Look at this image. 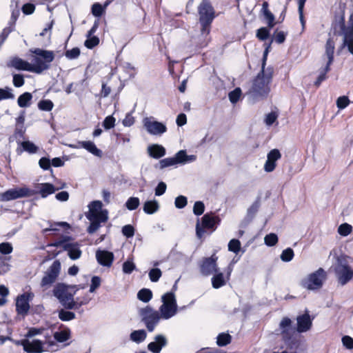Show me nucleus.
Segmentation results:
<instances>
[{
  "label": "nucleus",
  "instance_id": "1",
  "mask_svg": "<svg viewBox=\"0 0 353 353\" xmlns=\"http://www.w3.org/2000/svg\"><path fill=\"white\" fill-rule=\"evenodd\" d=\"M75 291L73 288L63 283H58L53 290L54 296L59 300V303L67 310H78L83 305L89 302V299H83L79 300L74 299Z\"/></svg>",
  "mask_w": 353,
  "mask_h": 353
},
{
  "label": "nucleus",
  "instance_id": "2",
  "mask_svg": "<svg viewBox=\"0 0 353 353\" xmlns=\"http://www.w3.org/2000/svg\"><path fill=\"white\" fill-rule=\"evenodd\" d=\"M265 58L262 64L261 70L253 80L250 93L253 97H265L270 91V84L273 77L274 70L272 67L265 68Z\"/></svg>",
  "mask_w": 353,
  "mask_h": 353
},
{
  "label": "nucleus",
  "instance_id": "3",
  "mask_svg": "<svg viewBox=\"0 0 353 353\" xmlns=\"http://www.w3.org/2000/svg\"><path fill=\"white\" fill-rule=\"evenodd\" d=\"M103 204L100 201H94L89 205V210L85 214L86 218L90 221V225L87 229L89 234H93L101 227L102 223H105L108 219V212L102 209Z\"/></svg>",
  "mask_w": 353,
  "mask_h": 353
},
{
  "label": "nucleus",
  "instance_id": "4",
  "mask_svg": "<svg viewBox=\"0 0 353 353\" xmlns=\"http://www.w3.org/2000/svg\"><path fill=\"white\" fill-rule=\"evenodd\" d=\"M30 52L35 54L33 63L31 64L32 72L41 74L50 68L51 62L54 59V53L50 50L34 48Z\"/></svg>",
  "mask_w": 353,
  "mask_h": 353
},
{
  "label": "nucleus",
  "instance_id": "5",
  "mask_svg": "<svg viewBox=\"0 0 353 353\" xmlns=\"http://www.w3.org/2000/svg\"><path fill=\"white\" fill-rule=\"evenodd\" d=\"M349 256L341 255L337 256L333 270L339 283L345 285L353 280V269L348 263Z\"/></svg>",
  "mask_w": 353,
  "mask_h": 353
},
{
  "label": "nucleus",
  "instance_id": "6",
  "mask_svg": "<svg viewBox=\"0 0 353 353\" xmlns=\"http://www.w3.org/2000/svg\"><path fill=\"white\" fill-rule=\"evenodd\" d=\"M199 20L201 23V34L206 37L210 33V26L214 18V10L208 0H203L199 6Z\"/></svg>",
  "mask_w": 353,
  "mask_h": 353
},
{
  "label": "nucleus",
  "instance_id": "7",
  "mask_svg": "<svg viewBox=\"0 0 353 353\" xmlns=\"http://www.w3.org/2000/svg\"><path fill=\"white\" fill-rule=\"evenodd\" d=\"M141 321L144 323L148 332H153L159 323L162 316L160 312L150 305L139 310Z\"/></svg>",
  "mask_w": 353,
  "mask_h": 353
},
{
  "label": "nucleus",
  "instance_id": "8",
  "mask_svg": "<svg viewBox=\"0 0 353 353\" xmlns=\"http://www.w3.org/2000/svg\"><path fill=\"white\" fill-rule=\"evenodd\" d=\"M162 305L159 312L162 319L168 320L175 316L178 312V306L175 295L173 292H167L161 296Z\"/></svg>",
  "mask_w": 353,
  "mask_h": 353
},
{
  "label": "nucleus",
  "instance_id": "9",
  "mask_svg": "<svg viewBox=\"0 0 353 353\" xmlns=\"http://www.w3.org/2000/svg\"><path fill=\"white\" fill-rule=\"evenodd\" d=\"M335 42L336 39H334V37H330L326 42L325 44V54L323 56V59H327L326 64L325 68L320 69V74L314 82V85L316 86H319L323 81L326 79V74L330 70V65L334 61V53L335 50Z\"/></svg>",
  "mask_w": 353,
  "mask_h": 353
},
{
  "label": "nucleus",
  "instance_id": "10",
  "mask_svg": "<svg viewBox=\"0 0 353 353\" xmlns=\"http://www.w3.org/2000/svg\"><path fill=\"white\" fill-rule=\"evenodd\" d=\"M326 279V272L322 268H320L305 277L301 281V285L308 290H316L322 288Z\"/></svg>",
  "mask_w": 353,
  "mask_h": 353
},
{
  "label": "nucleus",
  "instance_id": "11",
  "mask_svg": "<svg viewBox=\"0 0 353 353\" xmlns=\"http://www.w3.org/2000/svg\"><path fill=\"white\" fill-rule=\"evenodd\" d=\"M47 344L48 347L44 349V343L39 340L23 339L21 341V345L23 346L24 351L28 353H42L44 351L54 352L57 350V348H54L57 345L54 341H49Z\"/></svg>",
  "mask_w": 353,
  "mask_h": 353
},
{
  "label": "nucleus",
  "instance_id": "12",
  "mask_svg": "<svg viewBox=\"0 0 353 353\" xmlns=\"http://www.w3.org/2000/svg\"><path fill=\"white\" fill-rule=\"evenodd\" d=\"M35 192L26 185L14 187L0 194V201L3 202L10 201L21 198L33 196Z\"/></svg>",
  "mask_w": 353,
  "mask_h": 353
},
{
  "label": "nucleus",
  "instance_id": "13",
  "mask_svg": "<svg viewBox=\"0 0 353 353\" xmlns=\"http://www.w3.org/2000/svg\"><path fill=\"white\" fill-rule=\"evenodd\" d=\"M60 271L61 263L59 261L55 260L45 272L41 279L40 285L43 290H46L52 286L59 275Z\"/></svg>",
  "mask_w": 353,
  "mask_h": 353
},
{
  "label": "nucleus",
  "instance_id": "14",
  "mask_svg": "<svg viewBox=\"0 0 353 353\" xmlns=\"http://www.w3.org/2000/svg\"><path fill=\"white\" fill-rule=\"evenodd\" d=\"M217 260L218 257L214 254L210 257L203 259L200 264L201 274L205 276H208L219 270Z\"/></svg>",
  "mask_w": 353,
  "mask_h": 353
},
{
  "label": "nucleus",
  "instance_id": "15",
  "mask_svg": "<svg viewBox=\"0 0 353 353\" xmlns=\"http://www.w3.org/2000/svg\"><path fill=\"white\" fill-rule=\"evenodd\" d=\"M143 124L147 132L152 135H161L166 132V126L153 117H145L143 119Z\"/></svg>",
  "mask_w": 353,
  "mask_h": 353
},
{
  "label": "nucleus",
  "instance_id": "16",
  "mask_svg": "<svg viewBox=\"0 0 353 353\" xmlns=\"http://www.w3.org/2000/svg\"><path fill=\"white\" fill-rule=\"evenodd\" d=\"M220 221L218 216H214L208 214H205L202 217V227L199 221H197L196 225V234L198 238L201 239L205 233L203 228L211 229L214 228L215 225Z\"/></svg>",
  "mask_w": 353,
  "mask_h": 353
},
{
  "label": "nucleus",
  "instance_id": "17",
  "mask_svg": "<svg viewBox=\"0 0 353 353\" xmlns=\"http://www.w3.org/2000/svg\"><path fill=\"white\" fill-rule=\"evenodd\" d=\"M232 269V265H230L226 268V275H224L223 273L219 272V270H218L216 272H214L213 274V276L212 277V287L215 289H218L224 286L227 281L230 279Z\"/></svg>",
  "mask_w": 353,
  "mask_h": 353
},
{
  "label": "nucleus",
  "instance_id": "18",
  "mask_svg": "<svg viewBox=\"0 0 353 353\" xmlns=\"http://www.w3.org/2000/svg\"><path fill=\"white\" fill-rule=\"evenodd\" d=\"M168 343L167 339L162 334H158L154 337V341L148 345V349L152 353H160L161 349Z\"/></svg>",
  "mask_w": 353,
  "mask_h": 353
},
{
  "label": "nucleus",
  "instance_id": "19",
  "mask_svg": "<svg viewBox=\"0 0 353 353\" xmlns=\"http://www.w3.org/2000/svg\"><path fill=\"white\" fill-rule=\"evenodd\" d=\"M281 157V153L278 150H272L268 154L267 161L264 165V170L268 172H272L275 169L276 161L279 159Z\"/></svg>",
  "mask_w": 353,
  "mask_h": 353
},
{
  "label": "nucleus",
  "instance_id": "20",
  "mask_svg": "<svg viewBox=\"0 0 353 353\" xmlns=\"http://www.w3.org/2000/svg\"><path fill=\"white\" fill-rule=\"evenodd\" d=\"M281 334L285 341L290 339L292 334L294 332L292 327V321L288 318H283L279 324Z\"/></svg>",
  "mask_w": 353,
  "mask_h": 353
},
{
  "label": "nucleus",
  "instance_id": "21",
  "mask_svg": "<svg viewBox=\"0 0 353 353\" xmlns=\"http://www.w3.org/2000/svg\"><path fill=\"white\" fill-rule=\"evenodd\" d=\"M343 41L342 48L347 46L348 51L353 55V26L343 28Z\"/></svg>",
  "mask_w": 353,
  "mask_h": 353
},
{
  "label": "nucleus",
  "instance_id": "22",
  "mask_svg": "<svg viewBox=\"0 0 353 353\" xmlns=\"http://www.w3.org/2000/svg\"><path fill=\"white\" fill-rule=\"evenodd\" d=\"M96 258L99 264L110 267L112 263L114 254L112 252L106 250H97Z\"/></svg>",
  "mask_w": 353,
  "mask_h": 353
},
{
  "label": "nucleus",
  "instance_id": "23",
  "mask_svg": "<svg viewBox=\"0 0 353 353\" xmlns=\"http://www.w3.org/2000/svg\"><path fill=\"white\" fill-rule=\"evenodd\" d=\"M65 250L68 252V255L72 260H76L81 257V250L80 245L77 243H67L63 245Z\"/></svg>",
  "mask_w": 353,
  "mask_h": 353
},
{
  "label": "nucleus",
  "instance_id": "24",
  "mask_svg": "<svg viewBox=\"0 0 353 353\" xmlns=\"http://www.w3.org/2000/svg\"><path fill=\"white\" fill-rule=\"evenodd\" d=\"M297 320V331L299 332H304L309 330L312 326V320L310 315L305 313L299 316Z\"/></svg>",
  "mask_w": 353,
  "mask_h": 353
},
{
  "label": "nucleus",
  "instance_id": "25",
  "mask_svg": "<svg viewBox=\"0 0 353 353\" xmlns=\"http://www.w3.org/2000/svg\"><path fill=\"white\" fill-rule=\"evenodd\" d=\"M174 157L176 161V164L181 165H185L188 163L194 162L196 159V155H188L186 150H179L178 152L176 153Z\"/></svg>",
  "mask_w": 353,
  "mask_h": 353
},
{
  "label": "nucleus",
  "instance_id": "26",
  "mask_svg": "<svg viewBox=\"0 0 353 353\" xmlns=\"http://www.w3.org/2000/svg\"><path fill=\"white\" fill-rule=\"evenodd\" d=\"M16 309L19 314H26L30 309L28 299L26 294L19 296L16 302Z\"/></svg>",
  "mask_w": 353,
  "mask_h": 353
},
{
  "label": "nucleus",
  "instance_id": "27",
  "mask_svg": "<svg viewBox=\"0 0 353 353\" xmlns=\"http://www.w3.org/2000/svg\"><path fill=\"white\" fill-rule=\"evenodd\" d=\"M65 184L63 183L59 188H55L52 184L49 183H44L40 184L39 194L42 198H46L48 195L53 194L55 191L63 188Z\"/></svg>",
  "mask_w": 353,
  "mask_h": 353
},
{
  "label": "nucleus",
  "instance_id": "28",
  "mask_svg": "<svg viewBox=\"0 0 353 353\" xmlns=\"http://www.w3.org/2000/svg\"><path fill=\"white\" fill-rule=\"evenodd\" d=\"M10 65L18 70L32 72L31 63L18 57L11 60Z\"/></svg>",
  "mask_w": 353,
  "mask_h": 353
},
{
  "label": "nucleus",
  "instance_id": "29",
  "mask_svg": "<svg viewBox=\"0 0 353 353\" xmlns=\"http://www.w3.org/2000/svg\"><path fill=\"white\" fill-rule=\"evenodd\" d=\"M148 152L150 157L159 159L165 155V149L161 145L153 144L148 148Z\"/></svg>",
  "mask_w": 353,
  "mask_h": 353
},
{
  "label": "nucleus",
  "instance_id": "30",
  "mask_svg": "<svg viewBox=\"0 0 353 353\" xmlns=\"http://www.w3.org/2000/svg\"><path fill=\"white\" fill-rule=\"evenodd\" d=\"M268 3L267 1H264L262 3V9L261 12L263 13L265 19L267 21L268 26L270 28H273L276 23L274 22V15L268 9Z\"/></svg>",
  "mask_w": 353,
  "mask_h": 353
},
{
  "label": "nucleus",
  "instance_id": "31",
  "mask_svg": "<svg viewBox=\"0 0 353 353\" xmlns=\"http://www.w3.org/2000/svg\"><path fill=\"white\" fill-rule=\"evenodd\" d=\"M79 145L88 150L89 152L92 153L96 157H101L102 152L101 150L98 149L95 144L90 141H83L79 142Z\"/></svg>",
  "mask_w": 353,
  "mask_h": 353
},
{
  "label": "nucleus",
  "instance_id": "32",
  "mask_svg": "<svg viewBox=\"0 0 353 353\" xmlns=\"http://www.w3.org/2000/svg\"><path fill=\"white\" fill-rule=\"evenodd\" d=\"M159 209V204L156 200L147 201L144 203L143 210L148 214H152Z\"/></svg>",
  "mask_w": 353,
  "mask_h": 353
},
{
  "label": "nucleus",
  "instance_id": "33",
  "mask_svg": "<svg viewBox=\"0 0 353 353\" xmlns=\"http://www.w3.org/2000/svg\"><path fill=\"white\" fill-rule=\"evenodd\" d=\"M32 95L30 92H24L17 99L18 105L21 108L29 107L31 105Z\"/></svg>",
  "mask_w": 353,
  "mask_h": 353
},
{
  "label": "nucleus",
  "instance_id": "34",
  "mask_svg": "<svg viewBox=\"0 0 353 353\" xmlns=\"http://www.w3.org/2000/svg\"><path fill=\"white\" fill-rule=\"evenodd\" d=\"M147 336V333L144 330L133 331L130 334V339L137 343L143 342Z\"/></svg>",
  "mask_w": 353,
  "mask_h": 353
},
{
  "label": "nucleus",
  "instance_id": "35",
  "mask_svg": "<svg viewBox=\"0 0 353 353\" xmlns=\"http://www.w3.org/2000/svg\"><path fill=\"white\" fill-rule=\"evenodd\" d=\"M70 336V332L69 330H64L59 332H56L54 334V339L59 342V343H63L68 340Z\"/></svg>",
  "mask_w": 353,
  "mask_h": 353
},
{
  "label": "nucleus",
  "instance_id": "36",
  "mask_svg": "<svg viewBox=\"0 0 353 353\" xmlns=\"http://www.w3.org/2000/svg\"><path fill=\"white\" fill-rule=\"evenodd\" d=\"M137 297L140 301L148 303L152 297V291L149 289L143 288L138 292Z\"/></svg>",
  "mask_w": 353,
  "mask_h": 353
},
{
  "label": "nucleus",
  "instance_id": "37",
  "mask_svg": "<svg viewBox=\"0 0 353 353\" xmlns=\"http://www.w3.org/2000/svg\"><path fill=\"white\" fill-rule=\"evenodd\" d=\"M76 315L74 312L61 309L59 312V318L63 321H68L74 319Z\"/></svg>",
  "mask_w": 353,
  "mask_h": 353
},
{
  "label": "nucleus",
  "instance_id": "38",
  "mask_svg": "<svg viewBox=\"0 0 353 353\" xmlns=\"http://www.w3.org/2000/svg\"><path fill=\"white\" fill-rule=\"evenodd\" d=\"M10 258V256H0V274L6 273L10 270V265L8 263Z\"/></svg>",
  "mask_w": 353,
  "mask_h": 353
},
{
  "label": "nucleus",
  "instance_id": "39",
  "mask_svg": "<svg viewBox=\"0 0 353 353\" xmlns=\"http://www.w3.org/2000/svg\"><path fill=\"white\" fill-rule=\"evenodd\" d=\"M241 250V242L236 239L230 241L228 243V250L235 254H238Z\"/></svg>",
  "mask_w": 353,
  "mask_h": 353
},
{
  "label": "nucleus",
  "instance_id": "40",
  "mask_svg": "<svg viewBox=\"0 0 353 353\" xmlns=\"http://www.w3.org/2000/svg\"><path fill=\"white\" fill-rule=\"evenodd\" d=\"M294 256V254L293 250L288 248L282 252L280 258L281 261L284 262H289L292 260Z\"/></svg>",
  "mask_w": 353,
  "mask_h": 353
},
{
  "label": "nucleus",
  "instance_id": "41",
  "mask_svg": "<svg viewBox=\"0 0 353 353\" xmlns=\"http://www.w3.org/2000/svg\"><path fill=\"white\" fill-rule=\"evenodd\" d=\"M352 225L346 223L340 225L338 228L339 234L343 236L349 235L352 232Z\"/></svg>",
  "mask_w": 353,
  "mask_h": 353
},
{
  "label": "nucleus",
  "instance_id": "42",
  "mask_svg": "<svg viewBox=\"0 0 353 353\" xmlns=\"http://www.w3.org/2000/svg\"><path fill=\"white\" fill-rule=\"evenodd\" d=\"M231 336L228 334L222 333L217 336V345L224 346L230 343Z\"/></svg>",
  "mask_w": 353,
  "mask_h": 353
},
{
  "label": "nucleus",
  "instance_id": "43",
  "mask_svg": "<svg viewBox=\"0 0 353 353\" xmlns=\"http://www.w3.org/2000/svg\"><path fill=\"white\" fill-rule=\"evenodd\" d=\"M140 204L139 198L130 197L125 203V206L129 210H134L137 209Z\"/></svg>",
  "mask_w": 353,
  "mask_h": 353
},
{
  "label": "nucleus",
  "instance_id": "44",
  "mask_svg": "<svg viewBox=\"0 0 353 353\" xmlns=\"http://www.w3.org/2000/svg\"><path fill=\"white\" fill-rule=\"evenodd\" d=\"M53 107V103L49 99L41 100L38 103V108L43 111H50Z\"/></svg>",
  "mask_w": 353,
  "mask_h": 353
},
{
  "label": "nucleus",
  "instance_id": "45",
  "mask_svg": "<svg viewBox=\"0 0 353 353\" xmlns=\"http://www.w3.org/2000/svg\"><path fill=\"white\" fill-rule=\"evenodd\" d=\"M264 241L268 246H274L278 242V237L274 233H270L265 236Z\"/></svg>",
  "mask_w": 353,
  "mask_h": 353
},
{
  "label": "nucleus",
  "instance_id": "46",
  "mask_svg": "<svg viewBox=\"0 0 353 353\" xmlns=\"http://www.w3.org/2000/svg\"><path fill=\"white\" fill-rule=\"evenodd\" d=\"M14 95L9 88H0V101L3 99H14Z\"/></svg>",
  "mask_w": 353,
  "mask_h": 353
},
{
  "label": "nucleus",
  "instance_id": "47",
  "mask_svg": "<svg viewBox=\"0 0 353 353\" xmlns=\"http://www.w3.org/2000/svg\"><path fill=\"white\" fill-rule=\"evenodd\" d=\"M99 43V39L96 36H91L90 37H87V39L85 41L84 45L86 48L89 49H92V48L97 46Z\"/></svg>",
  "mask_w": 353,
  "mask_h": 353
},
{
  "label": "nucleus",
  "instance_id": "48",
  "mask_svg": "<svg viewBox=\"0 0 353 353\" xmlns=\"http://www.w3.org/2000/svg\"><path fill=\"white\" fill-rule=\"evenodd\" d=\"M241 95V90L239 88H235L233 91L229 93V99L231 103H236Z\"/></svg>",
  "mask_w": 353,
  "mask_h": 353
},
{
  "label": "nucleus",
  "instance_id": "49",
  "mask_svg": "<svg viewBox=\"0 0 353 353\" xmlns=\"http://www.w3.org/2000/svg\"><path fill=\"white\" fill-rule=\"evenodd\" d=\"M176 165L174 157L165 158L159 161V168L164 169L167 167Z\"/></svg>",
  "mask_w": 353,
  "mask_h": 353
},
{
  "label": "nucleus",
  "instance_id": "50",
  "mask_svg": "<svg viewBox=\"0 0 353 353\" xmlns=\"http://www.w3.org/2000/svg\"><path fill=\"white\" fill-rule=\"evenodd\" d=\"M21 145L23 150L29 153H35L37 151V147L29 141L22 142Z\"/></svg>",
  "mask_w": 353,
  "mask_h": 353
},
{
  "label": "nucleus",
  "instance_id": "51",
  "mask_svg": "<svg viewBox=\"0 0 353 353\" xmlns=\"http://www.w3.org/2000/svg\"><path fill=\"white\" fill-rule=\"evenodd\" d=\"M161 276V271L159 268H153L149 272V277L151 281L157 282Z\"/></svg>",
  "mask_w": 353,
  "mask_h": 353
},
{
  "label": "nucleus",
  "instance_id": "52",
  "mask_svg": "<svg viewBox=\"0 0 353 353\" xmlns=\"http://www.w3.org/2000/svg\"><path fill=\"white\" fill-rule=\"evenodd\" d=\"M350 100L347 97L342 96L337 99L336 105L339 109L345 108L350 103Z\"/></svg>",
  "mask_w": 353,
  "mask_h": 353
},
{
  "label": "nucleus",
  "instance_id": "53",
  "mask_svg": "<svg viewBox=\"0 0 353 353\" xmlns=\"http://www.w3.org/2000/svg\"><path fill=\"white\" fill-rule=\"evenodd\" d=\"M13 250V248L11 243L8 242L0 243V253L2 254H9Z\"/></svg>",
  "mask_w": 353,
  "mask_h": 353
},
{
  "label": "nucleus",
  "instance_id": "54",
  "mask_svg": "<svg viewBox=\"0 0 353 353\" xmlns=\"http://www.w3.org/2000/svg\"><path fill=\"white\" fill-rule=\"evenodd\" d=\"M270 35V32L267 28H261L257 30L256 37L259 40L265 41Z\"/></svg>",
  "mask_w": 353,
  "mask_h": 353
},
{
  "label": "nucleus",
  "instance_id": "55",
  "mask_svg": "<svg viewBox=\"0 0 353 353\" xmlns=\"http://www.w3.org/2000/svg\"><path fill=\"white\" fill-rule=\"evenodd\" d=\"M205 210V205L201 201H196L193 207L194 214L199 216L201 215Z\"/></svg>",
  "mask_w": 353,
  "mask_h": 353
},
{
  "label": "nucleus",
  "instance_id": "56",
  "mask_svg": "<svg viewBox=\"0 0 353 353\" xmlns=\"http://www.w3.org/2000/svg\"><path fill=\"white\" fill-rule=\"evenodd\" d=\"M101 278L97 276H94L91 279V285L90 287V292H94L101 285Z\"/></svg>",
  "mask_w": 353,
  "mask_h": 353
},
{
  "label": "nucleus",
  "instance_id": "57",
  "mask_svg": "<svg viewBox=\"0 0 353 353\" xmlns=\"http://www.w3.org/2000/svg\"><path fill=\"white\" fill-rule=\"evenodd\" d=\"M187 203V198L184 196H179L175 199L174 205L176 208H183Z\"/></svg>",
  "mask_w": 353,
  "mask_h": 353
},
{
  "label": "nucleus",
  "instance_id": "58",
  "mask_svg": "<svg viewBox=\"0 0 353 353\" xmlns=\"http://www.w3.org/2000/svg\"><path fill=\"white\" fill-rule=\"evenodd\" d=\"M80 55V49L79 48H73L65 52V57L69 59H77Z\"/></svg>",
  "mask_w": 353,
  "mask_h": 353
},
{
  "label": "nucleus",
  "instance_id": "59",
  "mask_svg": "<svg viewBox=\"0 0 353 353\" xmlns=\"http://www.w3.org/2000/svg\"><path fill=\"white\" fill-rule=\"evenodd\" d=\"M115 119L112 116H108L105 118L103 122V126L106 129L109 130L114 127Z\"/></svg>",
  "mask_w": 353,
  "mask_h": 353
},
{
  "label": "nucleus",
  "instance_id": "60",
  "mask_svg": "<svg viewBox=\"0 0 353 353\" xmlns=\"http://www.w3.org/2000/svg\"><path fill=\"white\" fill-rule=\"evenodd\" d=\"M122 233L127 238L132 237L134 234V228L131 225H125L122 228Z\"/></svg>",
  "mask_w": 353,
  "mask_h": 353
},
{
  "label": "nucleus",
  "instance_id": "61",
  "mask_svg": "<svg viewBox=\"0 0 353 353\" xmlns=\"http://www.w3.org/2000/svg\"><path fill=\"white\" fill-rule=\"evenodd\" d=\"M103 12V8L101 4L96 3L92 5V13L94 16L97 17H101Z\"/></svg>",
  "mask_w": 353,
  "mask_h": 353
},
{
  "label": "nucleus",
  "instance_id": "62",
  "mask_svg": "<svg viewBox=\"0 0 353 353\" xmlns=\"http://www.w3.org/2000/svg\"><path fill=\"white\" fill-rule=\"evenodd\" d=\"M278 115L275 112H270L268 114L265 119V123L267 125L270 126L272 125L277 119Z\"/></svg>",
  "mask_w": 353,
  "mask_h": 353
},
{
  "label": "nucleus",
  "instance_id": "63",
  "mask_svg": "<svg viewBox=\"0 0 353 353\" xmlns=\"http://www.w3.org/2000/svg\"><path fill=\"white\" fill-rule=\"evenodd\" d=\"M13 84L17 88L21 87L24 84L23 76L19 74H14Z\"/></svg>",
  "mask_w": 353,
  "mask_h": 353
},
{
  "label": "nucleus",
  "instance_id": "64",
  "mask_svg": "<svg viewBox=\"0 0 353 353\" xmlns=\"http://www.w3.org/2000/svg\"><path fill=\"white\" fill-rule=\"evenodd\" d=\"M135 268V265L132 261H127L123 264V271L125 274H130Z\"/></svg>",
  "mask_w": 353,
  "mask_h": 353
}]
</instances>
